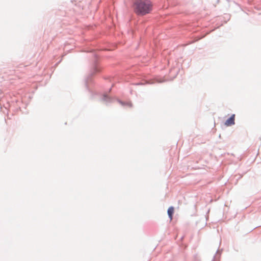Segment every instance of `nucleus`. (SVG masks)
Returning <instances> with one entry per match:
<instances>
[{
    "label": "nucleus",
    "instance_id": "6",
    "mask_svg": "<svg viewBox=\"0 0 261 261\" xmlns=\"http://www.w3.org/2000/svg\"><path fill=\"white\" fill-rule=\"evenodd\" d=\"M118 102L122 106H128L129 107H132V103L130 102H124L122 101H121L120 100H118Z\"/></svg>",
    "mask_w": 261,
    "mask_h": 261
},
{
    "label": "nucleus",
    "instance_id": "1",
    "mask_svg": "<svg viewBox=\"0 0 261 261\" xmlns=\"http://www.w3.org/2000/svg\"><path fill=\"white\" fill-rule=\"evenodd\" d=\"M134 12L139 15H145L150 13L152 5L149 0H135L133 4Z\"/></svg>",
    "mask_w": 261,
    "mask_h": 261
},
{
    "label": "nucleus",
    "instance_id": "3",
    "mask_svg": "<svg viewBox=\"0 0 261 261\" xmlns=\"http://www.w3.org/2000/svg\"><path fill=\"white\" fill-rule=\"evenodd\" d=\"M234 120H235V115L232 114L229 118H228L225 122V125L227 126H231L233 124H234Z\"/></svg>",
    "mask_w": 261,
    "mask_h": 261
},
{
    "label": "nucleus",
    "instance_id": "2",
    "mask_svg": "<svg viewBox=\"0 0 261 261\" xmlns=\"http://www.w3.org/2000/svg\"><path fill=\"white\" fill-rule=\"evenodd\" d=\"M99 71H100V69H99L98 65L96 64V63H95L92 69L90 71V73H89L88 76L85 79V86L87 89H89V84L91 81V77L95 73L98 72Z\"/></svg>",
    "mask_w": 261,
    "mask_h": 261
},
{
    "label": "nucleus",
    "instance_id": "9",
    "mask_svg": "<svg viewBox=\"0 0 261 261\" xmlns=\"http://www.w3.org/2000/svg\"><path fill=\"white\" fill-rule=\"evenodd\" d=\"M219 253V250H217L216 252V254H218Z\"/></svg>",
    "mask_w": 261,
    "mask_h": 261
},
{
    "label": "nucleus",
    "instance_id": "10",
    "mask_svg": "<svg viewBox=\"0 0 261 261\" xmlns=\"http://www.w3.org/2000/svg\"><path fill=\"white\" fill-rule=\"evenodd\" d=\"M142 83H138L137 85H141Z\"/></svg>",
    "mask_w": 261,
    "mask_h": 261
},
{
    "label": "nucleus",
    "instance_id": "4",
    "mask_svg": "<svg viewBox=\"0 0 261 261\" xmlns=\"http://www.w3.org/2000/svg\"><path fill=\"white\" fill-rule=\"evenodd\" d=\"M102 99L105 101L107 105L112 102L114 100L112 98L109 97L107 94H103Z\"/></svg>",
    "mask_w": 261,
    "mask_h": 261
},
{
    "label": "nucleus",
    "instance_id": "5",
    "mask_svg": "<svg viewBox=\"0 0 261 261\" xmlns=\"http://www.w3.org/2000/svg\"><path fill=\"white\" fill-rule=\"evenodd\" d=\"M173 213H174V207L172 206H170L167 210V214H168V217L170 220L172 219Z\"/></svg>",
    "mask_w": 261,
    "mask_h": 261
},
{
    "label": "nucleus",
    "instance_id": "8",
    "mask_svg": "<svg viewBox=\"0 0 261 261\" xmlns=\"http://www.w3.org/2000/svg\"><path fill=\"white\" fill-rule=\"evenodd\" d=\"M163 81H158V83H162L163 82Z\"/></svg>",
    "mask_w": 261,
    "mask_h": 261
},
{
    "label": "nucleus",
    "instance_id": "7",
    "mask_svg": "<svg viewBox=\"0 0 261 261\" xmlns=\"http://www.w3.org/2000/svg\"><path fill=\"white\" fill-rule=\"evenodd\" d=\"M217 255H215L213 258V261H217Z\"/></svg>",
    "mask_w": 261,
    "mask_h": 261
}]
</instances>
